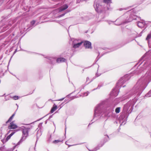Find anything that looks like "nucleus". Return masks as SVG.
Wrapping results in <instances>:
<instances>
[{
  "instance_id": "20e7f679",
  "label": "nucleus",
  "mask_w": 151,
  "mask_h": 151,
  "mask_svg": "<svg viewBox=\"0 0 151 151\" xmlns=\"http://www.w3.org/2000/svg\"><path fill=\"white\" fill-rule=\"evenodd\" d=\"M18 127L17 126L16 124L13 123V122H12L10 123V125H9L8 128L9 129H15L17 128Z\"/></svg>"
},
{
  "instance_id": "a211bd4d",
  "label": "nucleus",
  "mask_w": 151,
  "mask_h": 151,
  "mask_svg": "<svg viewBox=\"0 0 151 151\" xmlns=\"http://www.w3.org/2000/svg\"><path fill=\"white\" fill-rule=\"evenodd\" d=\"M63 99H59V101H62L63 100Z\"/></svg>"
},
{
  "instance_id": "39448f33",
  "label": "nucleus",
  "mask_w": 151,
  "mask_h": 151,
  "mask_svg": "<svg viewBox=\"0 0 151 151\" xmlns=\"http://www.w3.org/2000/svg\"><path fill=\"white\" fill-rule=\"evenodd\" d=\"M58 108L57 106L54 104L52 107L50 111V112L51 113H52L54 111H55Z\"/></svg>"
},
{
  "instance_id": "7ed1b4c3",
  "label": "nucleus",
  "mask_w": 151,
  "mask_h": 151,
  "mask_svg": "<svg viewBox=\"0 0 151 151\" xmlns=\"http://www.w3.org/2000/svg\"><path fill=\"white\" fill-rule=\"evenodd\" d=\"M68 7V5L65 4L63 5L62 6L58 8L57 10H59V12H60L63 11H64L67 9Z\"/></svg>"
},
{
  "instance_id": "2eb2a0df",
  "label": "nucleus",
  "mask_w": 151,
  "mask_h": 151,
  "mask_svg": "<svg viewBox=\"0 0 151 151\" xmlns=\"http://www.w3.org/2000/svg\"><path fill=\"white\" fill-rule=\"evenodd\" d=\"M35 20H33L30 22V24L32 26L35 24Z\"/></svg>"
},
{
  "instance_id": "9d476101",
  "label": "nucleus",
  "mask_w": 151,
  "mask_h": 151,
  "mask_svg": "<svg viewBox=\"0 0 151 151\" xmlns=\"http://www.w3.org/2000/svg\"><path fill=\"white\" fill-rule=\"evenodd\" d=\"M63 141L62 140L60 139H58L55 140L53 142V143L54 144H57L58 143L61 142Z\"/></svg>"
},
{
  "instance_id": "9b49d317",
  "label": "nucleus",
  "mask_w": 151,
  "mask_h": 151,
  "mask_svg": "<svg viewBox=\"0 0 151 151\" xmlns=\"http://www.w3.org/2000/svg\"><path fill=\"white\" fill-rule=\"evenodd\" d=\"M120 108L119 107L115 109V112L116 113H118L120 112Z\"/></svg>"
},
{
  "instance_id": "423d86ee",
  "label": "nucleus",
  "mask_w": 151,
  "mask_h": 151,
  "mask_svg": "<svg viewBox=\"0 0 151 151\" xmlns=\"http://www.w3.org/2000/svg\"><path fill=\"white\" fill-rule=\"evenodd\" d=\"M66 60L65 58H58L57 60V62L58 63L64 62Z\"/></svg>"
},
{
  "instance_id": "ddd939ff",
  "label": "nucleus",
  "mask_w": 151,
  "mask_h": 151,
  "mask_svg": "<svg viewBox=\"0 0 151 151\" xmlns=\"http://www.w3.org/2000/svg\"><path fill=\"white\" fill-rule=\"evenodd\" d=\"M14 100H18L19 99V97L18 96H15L12 98Z\"/></svg>"
},
{
  "instance_id": "6ab92c4d",
  "label": "nucleus",
  "mask_w": 151,
  "mask_h": 151,
  "mask_svg": "<svg viewBox=\"0 0 151 151\" xmlns=\"http://www.w3.org/2000/svg\"><path fill=\"white\" fill-rule=\"evenodd\" d=\"M10 131H9V133L10 132Z\"/></svg>"
},
{
  "instance_id": "1a4fd4ad",
  "label": "nucleus",
  "mask_w": 151,
  "mask_h": 151,
  "mask_svg": "<svg viewBox=\"0 0 151 151\" xmlns=\"http://www.w3.org/2000/svg\"><path fill=\"white\" fill-rule=\"evenodd\" d=\"M15 132H13L9 135L6 139V141H8L11 137L14 134Z\"/></svg>"
},
{
  "instance_id": "f3484780",
  "label": "nucleus",
  "mask_w": 151,
  "mask_h": 151,
  "mask_svg": "<svg viewBox=\"0 0 151 151\" xmlns=\"http://www.w3.org/2000/svg\"><path fill=\"white\" fill-rule=\"evenodd\" d=\"M142 24V23L141 22H138V26H139V24Z\"/></svg>"
},
{
  "instance_id": "dca6fc26",
  "label": "nucleus",
  "mask_w": 151,
  "mask_h": 151,
  "mask_svg": "<svg viewBox=\"0 0 151 151\" xmlns=\"http://www.w3.org/2000/svg\"><path fill=\"white\" fill-rule=\"evenodd\" d=\"M65 14V13H64V14H62L61 15H60L59 16H58V18L64 16Z\"/></svg>"
},
{
  "instance_id": "f03ea898",
  "label": "nucleus",
  "mask_w": 151,
  "mask_h": 151,
  "mask_svg": "<svg viewBox=\"0 0 151 151\" xmlns=\"http://www.w3.org/2000/svg\"><path fill=\"white\" fill-rule=\"evenodd\" d=\"M84 46L86 48L91 49L92 48L91 42L88 41H85L83 42Z\"/></svg>"
},
{
  "instance_id": "f8f14e48",
  "label": "nucleus",
  "mask_w": 151,
  "mask_h": 151,
  "mask_svg": "<svg viewBox=\"0 0 151 151\" xmlns=\"http://www.w3.org/2000/svg\"><path fill=\"white\" fill-rule=\"evenodd\" d=\"M104 2L106 3H109L111 2L110 0H104Z\"/></svg>"
},
{
  "instance_id": "0eeeda50",
  "label": "nucleus",
  "mask_w": 151,
  "mask_h": 151,
  "mask_svg": "<svg viewBox=\"0 0 151 151\" xmlns=\"http://www.w3.org/2000/svg\"><path fill=\"white\" fill-rule=\"evenodd\" d=\"M83 42H80L75 44L73 45V47L74 48H76L79 47L83 43Z\"/></svg>"
},
{
  "instance_id": "4468645a",
  "label": "nucleus",
  "mask_w": 151,
  "mask_h": 151,
  "mask_svg": "<svg viewBox=\"0 0 151 151\" xmlns=\"http://www.w3.org/2000/svg\"><path fill=\"white\" fill-rule=\"evenodd\" d=\"M151 37V35L148 34L147 35V36L146 37V39L147 40H148Z\"/></svg>"
},
{
  "instance_id": "f257e3e1",
  "label": "nucleus",
  "mask_w": 151,
  "mask_h": 151,
  "mask_svg": "<svg viewBox=\"0 0 151 151\" xmlns=\"http://www.w3.org/2000/svg\"><path fill=\"white\" fill-rule=\"evenodd\" d=\"M33 128V127L32 126L30 125L28 127H24L22 129L23 137L22 139H25L28 136V132L29 130Z\"/></svg>"
},
{
  "instance_id": "6e6552de",
  "label": "nucleus",
  "mask_w": 151,
  "mask_h": 151,
  "mask_svg": "<svg viewBox=\"0 0 151 151\" xmlns=\"http://www.w3.org/2000/svg\"><path fill=\"white\" fill-rule=\"evenodd\" d=\"M15 114H14L6 122V123H8L9 122H10L12 120L13 118L15 116Z\"/></svg>"
}]
</instances>
